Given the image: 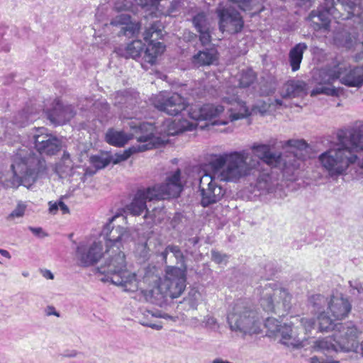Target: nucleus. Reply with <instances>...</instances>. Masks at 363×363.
<instances>
[{"instance_id":"obj_54","label":"nucleus","mask_w":363,"mask_h":363,"mask_svg":"<svg viewBox=\"0 0 363 363\" xmlns=\"http://www.w3.org/2000/svg\"><path fill=\"white\" fill-rule=\"evenodd\" d=\"M49 211L52 214H56L59 210V202H49Z\"/></svg>"},{"instance_id":"obj_53","label":"nucleus","mask_w":363,"mask_h":363,"mask_svg":"<svg viewBox=\"0 0 363 363\" xmlns=\"http://www.w3.org/2000/svg\"><path fill=\"white\" fill-rule=\"evenodd\" d=\"M206 325L211 328V329H215L218 327V323L215 318L211 316H208L206 318Z\"/></svg>"},{"instance_id":"obj_63","label":"nucleus","mask_w":363,"mask_h":363,"mask_svg":"<svg viewBox=\"0 0 363 363\" xmlns=\"http://www.w3.org/2000/svg\"><path fill=\"white\" fill-rule=\"evenodd\" d=\"M361 347H362V354H363V342H362Z\"/></svg>"},{"instance_id":"obj_26","label":"nucleus","mask_w":363,"mask_h":363,"mask_svg":"<svg viewBox=\"0 0 363 363\" xmlns=\"http://www.w3.org/2000/svg\"><path fill=\"white\" fill-rule=\"evenodd\" d=\"M213 21L204 12L199 13L193 18V24L199 34V40L203 45H208L212 40Z\"/></svg>"},{"instance_id":"obj_21","label":"nucleus","mask_w":363,"mask_h":363,"mask_svg":"<svg viewBox=\"0 0 363 363\" xmlns=\"http://www.w3.org/2000/svg\"><path fill=\"white\" fill-rule=\"evenodd\" d=\"M35 148L40 155H53L60 151L61 141L45 128H38L33 135Z\"/></svg>"},{"instance_id":"obj_43","label":"nucleus","mask_w":363,"mask_h":363,"mask_svg":"<svg viewBox=\"0 0 363 363\" xmlns=\"http://www.w3.org/2000/svg\"><path fill=\"white\" fill-rule=\"evenodd\" d=\"M201 294L199 291L196 288H193L189 291L187 296L184 298V301L191 308L196 309L201 301Z\"/></svg>"},{"instance_id":"obj_35","label":"nucleus","mask_w":363,"mask_h":363,"mask_svg":"<svg viewBox=\"0 0 363 363\" xmlns=\"http://www.w3.org/2000/svg\"><path fill=\"white\" fill-rule=\"evenodd\" d=\"M165 50V46L160 42L150 41L144 51V60L151 65Z\"/></svg>"},{"instance_id":"obj_61","label":"nucleus","mask_w":363,"mask_h":363,"mask_svg":"<svg viewBox=\"0 0 363 363\" xmlns=\"http://www.w3.org/2000/svg\"><path fill=\"white\" fill-rule=\"evenodd\" d=\"M350 286L353 287L354 289H357L359 293H360V289L357 286H353L352 281H350Z\"/></svg>"},{"instance_id":"obj_14","label":"nucleus","mask_w":363,"mask_h":363,"mask_svg":"<svg viewBox=\"0 0 363 363\" xmlns=\"http://www.w3.org/2000/svg\"><path fill=\"white\" fill-rule=\"evenodd\" d=\"M342 0H323L316 9L311 11L306 20L311 28L315 31L329 30L331 24L330 16L335 20H341L345 18V13H342L336 8Z\"/></svg>"},{"instance_id":"obj_60","label":"nucleus","mask_w":363,"mask_h":363,"mask_svg":"<svg viewBox=\"0 0 363 363\" xmlns=\"http://www.w3.org/2000/svg\"><path fill=\"white\" fill-rule=\"evenodd\" d=\"M0 254L8 259L11 257L10 253L6 250L0 249Z\"/></svg>"},{"instance_id":"obj_4","label":"nucleus","mask_w":363,"mask_h":363,"mask_svg":"<svg viewBox=\"0 0 363 363\" xmlns=\"http://www.w3.org/2000/svg\"><path fill=\"white\" fill-rule=\"evenodd\" d=\"M314 79L317 86L311 91V96H337L339 90L333 85L336 80L349 87L363 85V65L352 67L345 62H333L320 69Z\"/></svg>"},{"instance_id":"obj_62","label":"nucleus","mask_w":363,"mask_h":363,"mask_svg":"<svg viewBox=\"0 0 363 363\" xmlns=\"http://www.w3.org/2000/svg\"><path fill=\"white\" fill-rule=\"evenodd\" d=\"M22 275H23V277H28L29 273H28V272H23L22 273Z\"/></svg>"},{"instance_id":"obj_37","label":"nucleus","mask_w":363,"mask_h":363,"mask_svg":"<svg viewBox=\"0 0 363 363\" xmlns=\"http://www.w3.org/2000/svg\"><path fill=\"white\" fill-rule=\"evenodd\" d=\"M144 51V44L140 40H133L128 43L124 50L121 52V55L125 58L131 57L136 59L139 57L141 53Z\"/></svg>"},{"instance_id":"obj_7","label":"nucleus","mask_w":363,"mask_h":363,"mask_svg":"<svg viewBox=\"0 0 363 363\" xmlns=\"http://www.w3.org/2000/svg\"><path fill=\"white\" fill-rule=\"evenodd\" d=\"M341 6L345 12L342 20L349 22L334 31L333 44L346 50L363 45V0H342Z\"/></svg>"},{"instance_id":"obj_2","label":"nucleus","mask_w":363,"mask_h":363,"mask_svg":"<svg viewBox=\"0 0 363 363\" xmlns=\"http://www.w3.org/2000/svg\"><path fill=\"white\" fill-rule=\"evenodd\" d=\"M236 88L228 89L225 94L222 96L221 100L228 105L227 111L222 105H214L207 104L204 106H194L191 107L189 114L196 119L216 118L213 125H226L229 122L245 118L252 113H259L264 115L268 112L272 106L276 104H269L264 101H259L250 110L245 101L240 100L238 96Z\"/></svg>"},{"instance_id":"obj_58","label":"nucleus","mask_w":363,"mask_h":363,"mask_svg":"<svg viewBox=\"0 0 363 363\" xmlns=\"http://www.w3.org/2000/svg\"><path fill=\"white\" fill-rule=\"evenodd\" d=\"M43 276L47 279L52 280L54 279L53 274L51 272V271H50L48 269H45V270L43 271Z\"/></svg>"},{"instance_id":"obj_55","label":"nucleus","mask_w":363,"mask_h":363,"mask_svg":"<svg viewBox=\"0 0 363 363\" xmlns=\"http://www.w3.org/2000/svg\"><path fill=\"white\" fill-rule=\"evenodd\" d=\"M45 314L48 316L55 315L57 317H60V313L55 310L53 306H48L45 308Z\"/></svg>"},{"instance_id":"obj_32","label":"nucleus","mask_w":363,"mask_h":363,"mask_svg":"<svg viewBox=\"0 0 363 363\" xmlns=\"http://www.w3.org/2000/svg\"><path fill=\"white\" fill-rule=\"evenodd\" d=\"M217 51L214 48L199 51L192 57V64L196 67L208 66L217 60Z\"/></svg>"},{"instance_id":"obj_28","label":"nucleus","mask_w":363,"mask_h":363,"mask_svg":"<svg viewBox=\"0 0 363 363\" xmlns=\"http://www.w3.org/2000/svg\"><path fill=\"white\" fill-rule=\"evenodd\" d=\"M350 310V303L340 294L332 296L328 302V313H330L335 320L345 318Z\"/></svg>"},{"instance_id":"obj_41","label":"nucleus","mask_w":363,"mask_h":363,"mask_svg":"<svg viewBox=\"0 0 363 363\" xmlns=\"http://www.w3.org/2000/svg\"><path fill=\"white\" fill-rule=\"evenodd\" d=\"M318 330L320 332H328L330 330L335 331V325L334 320L328 316L325 311L320 313L318 316Z\"/></svg>"},{"instance_id":"obj_8","label":"nucleus","mask_w":363,"mask_h":363,"mask_svg":"<svg viewBox=\"0 0 363 363\" xmlns=\"http://www.w3.org/2000/svg\"><path fill=\"white\" fill-rule=\"evenodd\" d=\"M259 164L260 161L250 157L246 150L225 153L212 162L213 177L220 181L236 182L251 174Z\"/></svg>"},{"instance_id":"obj_34","label":"nucleus","mask_w":363,"mask_h":363,"mask_svg":"<svg viewBox=\"0 0 363 363\" xmlns=\"http://www.w3.org/2000/svg\"><path fill=\"white\" fill-rule=\"evenodd\" d=\"M130 130L132 133L130 135H128L123 131H117L113 129H109L106 133L105 140L108 144L111 145L118 147L123 146L128 143L129 140L135 138L133 136V135L135 133L134 130L131 128Z\"/></svg>"},{"instance_id":"obj_52","label":"nucleus","mask_w":363,"mask_h":363,"mask_svg":"<svg viewBox=\"0 0 363 363\" xmlns=\"http://www.w3.org/2000/svg\"><path fill=\"white\" fill-rule=\"evenodd\" d=\"M19 120L18 118L16 119V123L19 126H23L25 125L28 121H33L34 118L28 115H26V113H22L18 115Z\"/></svg>"},{"instance_id":"obj_29","label":"nucleus","mask_w":363,"mask_h":363,"mask_svg":"<svg viewBox=\"0 0 363 363\" xmlns=\"http://www.w3.org/2000/svg\"><path fill=\"white\" fill-rule=\"evenodd\" d=\"M111 25L120 28L119 35L128 37L136 35L140 30V25L132 22L130 16L126 13H121L116 16L111 21Z\"/></svg>"},{"instance_id":"obj_23","label":"nucleus","mask_w":363,"mask_h":363,"mask_svg":"<svg viewBox=\"0 0 363 363\" xmlns=\"http://www.w3.org/2000/svg\"><path fill=\"white\" fill-rule=\"evenodd\" d=\"M101 241H94L91 244H80L76 251V256L84 267L93 265L104 255Z\"/></svg>"},{"instance_id":"obj_16","label":"nucleus","mask_w":363,"mask_h":363,"mask_svg":"<svg viewBox=\"0 0 363 363\" xmlns=\"http://www.w3.org/2000/svg\"><path fill=\"white\" fill-rule=\"evenodd\" d=\"M214 178L213 173L203 174L199 181V190L201 192V204L207 207L219 201L225 194V190L218 185Z\"/></svg>"},{"instance_id":"obj_25","label":"nucleus","mask_w":363,"mask_h":363,"mask_svg":"<svg viewBox=\"0 0 363 363\" xmlns=\"http://www.w3.org/2000/svg\"><path fill=\"white\" fill-rule=\"evenodd\" d=\"M137 4L149 11L155 16L158 15L170 16L179 5L176 0H136Z\"/></svg>"},{"instance_id":"obj_5","label":"nucleus","mask_w":363,"mask_h":363,"mask_svg":"<svg viewBox=\"0 0 363 363\" xmlns=\"http://www.w3.org/2000/svg\"><path fill=\"white\" fill-rule=\"evenodd\" d=\"M143 283L149 287L148 296L151 302L164 297L176 298L186 288V269L168 266L164 278L161 279L157 268L149 267L145 270Z\"/></svg>"},{"instance_id":"obj_18","label":"nucleus","mask_w":363,"mask_h":363,"mask_svg":"<svg viewBox=\"0 0 363 363\" xmlns=\"http://www.w3.org/2000/svg\"><path fill=\"white\" fill-rule=\"evenodd\" d=\"M108 279L113 284L121 287L124 291L134 292L140 289L147 296L146 298H148L147 293H149V287L143 283V279L139 281L136 274L126 268L108 277Z\"/></svg>"},{"instance_id":"obj_40","label":"nucleus","mask_w":363,"mask_h":363,"mask_svg":"<svg viewBox=\"0 0 363 363\" xmlns=\"http://www.w3.org/2000/svg\"><path fill=\"white\" fill-rule=\"evenodd\" d=\"M240 87H247L251 85L256 79V74L255 72L250 68L243 69L236 76Z\"/></svg>"},{"instance_id":"obj_49","label":"nucleus","mask_w":363,"mask_h":363,"mask_svg":"<svg viewBox=\"0 0 363 363\" xmlns=\"http://www.w3.org/2000/svg\"><path fill=\"white\" fill-rule=\"evenodd\" d=\"M236 4L239 8L243 11H248L251 9V3L252 0H228Z\"/></svg>"},{"instance_id":"obj_30","label":"nucleus","mask_w":363,"mask_h":363,"mask_svg":"<svg viewBox=\"0 0 363 363\" xmlns=\"http://www.w3.org/2000/svg\"><path fill=\"white\" fill-rule=\"evenodd\" d=\"M277 185L275 177L269 173H262L257 178L255 188L259 195H267L274 193Z\"/></svg>"},{"instance_id":"obj_59","label":"nucleus","mask_w":363,"mask_h":363,"mask_svg":"<svg viewBox=\"0 0 363 363\" xmlns=\"http://www.w3.org/2000/svg\"><path fill=\"white\" fill-rule=\"evenodd\" d=\"M29 230L35 235H39L40 233L42 232L41 228H33V227H29Z\"/></svg>"},{"instance_id":"obj_46","label":"nucleus","mask_w":363,"mask_h":363,"mask_svg":"<svg viewBox=\"0 0 363 363\" xmlns=\"http://www.w3.org/2000/svg\"><path fill=\"white\" fill-rule=\"evenodd\" d=\"M311 303L313 304L314 311L316 313H318L327 303V300L323 296L320 294H315L311 296Z\"/></svg>"},{"instance_id":"obj_36","label":"nucleus","mask_w":363,"mask_h":363,"mask_svg":"<svg viewBox=\"0 0 363 363\" xmlns=\"http://www.w3.org/2000/svg\"><path fill=\"white\" fill-rule=\"evenodd\" d=\"M90 163L95 168L94 170H91L87 168L85 171L84 175L91 176L96 173L98 169H103L110 164L111 159L110 155L104 153L99 155H93L89 159Z\"/></svg>"},{"instance_id":"obj_1","label":"nucleus","mask_w":363,"mask_h":363,"mask_svg":"<svg viewBox=\"0 0 363 363\" xmlns=\"http://www.w3.org/2000/svg\"><path fill=\"white\" fill-rule=\"evenodd\" d=\"M322 169L330 177L345 175L354 164L363 169V133L357 128L341 130L337 142L318 157Z\"/></svg>"},{"instance_id":"obj_10","label":"nucleus","mask_w":363,"mask_h":363,"mask_svg":"<svg viewBox=\"0 0 363 363\" xmlns=\"http://www.w3.org/2000/svg\"><path fill=\"white\" fill-rule=\"evenodd\" d=\"M44 167V160L28 147L23 145L13 157L11 169L13 178L10 186L16 188L23 185L28 188L35 182L38 173Z\"/></svg>"},{"instance_id":"obj_42","label":"nucleus","mask_w":363,"mask_h":363,"mask_svg":"<svg viewBox=\"0 0 363 363\" xmlns=\"http://www.w3.org/2000/svg\"><path fill=\"white\" fill-rule=\"evenodd\" d=\"M28 205L27 203L23 201H18L15 208L7 216V220L9 221H16L18 219L22 218L26 211Z\"/></svg>"},{"instance_id":"obj_12","label":"nucleus","mask_w":363,"mask_h":363,"mask_svg":"<svg viewBox=\"0 0 363 363\" xmlns=\"http://www.w3.org/2000/svg\"><path fill=\"white\" fill-rule=\"evenodd\" d=\"M259 304L268 313L284 315L291 306V295L278 284L272 282L260 286L257 289Z\"/></svg>"},{"instance_id":"obj_38","label":"nucleus","mask_w":363,"mask_h":363,"mask_svg":"<svg viewBox=\"0 0 363 363\" xmlns=\"http://www.w3.org/2000/svg\"><path fill=\"white\" fill-rule=\"evenodd\" d=\"M333 341V337H327L322 339H318L314 341L312 348L314 351H320V352H340V349L337 348V345Z\"/></svg>"},{"instance_id":"obj_50","label":"nucleus","mask_w":363,"mask_h":363,"mask_svg":"<svg viewBox=\"0 0 363 363\" xmlns=\"http://www.w3.org/2000/svg\"><path fill=\"white\" fill-rule=\"evenodd\" d=\"M132 7V4L130 1L125 0L122 2L116 1L115 3V9L118 11H127L130 9Z\"/></svg>"},{"instance_id":"obj_6","label":"nucleus","mask_w":363,"mask_h":363,"mask_svg":"<svg viewBox=\"0 0 363 363\" xmlns=\"http://www.w3.org/2000/svg\"><path fill=\"white\" fill-rule=\"evenodd\" d=\"M118 217L113 216L101 232L106 238V249L104 255V264L101 267L100 272L108 274V277L126 268L125 256L123 250L132 241L130 232L127 228L112 225V222Z\"/></svg>"},{"instance_id":"obj_24","label":"nucleus","mask_w":363,"mask_h":363,"mask_svg":"<svg viewBox=\"0 0 363 363\" xmlns=\"http://www.w3.org/2000/svg\"><path fill=\"white\" fill-rule=\"evenodd\" d=\"M307 94L306 84L303 81L291 80L284 84L281 90V99H276L274 102L277 108H287L289 99L302 97Z\"/></svg>"},{"instance_id":"obj_27","label":"nucleus","mask_w":363,"mask_h":363,"mask_svg":"<svg viewBox=\"0 0 363 363\" xmlns=\"http://www.w3.org/2000/svg\"><path fill=\"white\" fill-rule=\"evenodd\" d=\"M75 111L71 105H64L60 100L55 102L53 108L47 113L48 118L55 125H62L74 117Z\"/></svg>"},{"instance_id":"obj_31","label":"nucleus","mask_w":363,"mask_h":363,"mask_svg":"<svg viewBox=\"0 0 363 363\" xmlns=\"http://www.w3.org/2000/svg\"><path fill=\"white\" fill-rule=\"evenodd\" d=\"M155 318H162L164 319L172 318L170 315L166 313H162L159 311L153 312L150 310H144L141 311L138 317V321L141 325L160 330L162 329V325L161 324L155 323L153 322V319Z\"/></svg>"},{"instance_id":"obj_11","label":"nucleus","mask_w":363,"mask_h":363,"mask_svg":"<svg viewBox=\"0 0 363 363\" xmlns=\"http://www.w3.org/2000/svg\"><path fill=\"white\" fill-rule=\"evenodd\" d=\"M230 328L243 334H257L260 331V319L250 304L242 300L237 301L228 315Z\"/></svg>"},{"instance_id":"obj_51","label":"nucleus","mask_w":363,"mask_h":363,"mask_svg":"<svg viewBox=\"0 0 363 363\" xmlns=\"http://www.w3.org/2000/svg\"><path fill=\"white\" fill-rule=\"evenodd\" d=\"M296 4L301 8L310 9L316 2V0H295Z\"/></svg>"},{"instance_id":"obj_22","label":"nucleus","mask_w":363,"mask_h":363,"mask_svg":"<svg viewBox=\"0 0 363 363\" xmlns=\"http://www.w3.org/2000/svg\"><path fill=\"white\" fill-rule=\"evenodd\" d=\"M216 13L219 18V29L221 32L236 33L241 31L243 20L240 14L234 9L218 8Z\"/></svg>"},{"instance_id":"obj_15","label":"nucleus","mask_w":363,"mask_h":363,"mask_svg":"<svg viewBox=\"0 0 363 363\" xmlns=\"http://www.w3.org/2000/svg\"><path fill=\"white\" fill-rule=\"evenodd\" d=\"M206 104L201 105V104H192L189 106V108L188 110V115L189 116L194 120V121H189L186 119H172L169 118L167 119L162 125L160 130H157L156 128L151 123V125L154 127V131H153V135L155 138V147L157 143H159L158 138L156 137L157 133L160 134H166L167 135H177L179 133H181L184 131H191L194 129H196L198 126V121H211L213 120L212 123L218 119V118H209V119H196L192 118L190 114L189 111L191 108V107L194 106H204ZM150 124V123H149Z\"/></svg>"},{"instance_id":"obj_13","label":"nucleus","mask_w":363,"mask_h":363,"mask_svg":"<svg viewBox=\"0 0 363 363\" xmlns=\"http://www.w3.org/2000/svg\"><path fill=\"white\" fill-rule=\"evenodd\" d=\"M128 124L130 128L134 130L135 133L133 136L135 137L137 142L140 144L131 146L122 153L110 156L113 164L126 160L134 153L144 152L155 147L154 127L151 124L140 122L137 119L130 120Z\"/></svg>"},{"instance_id":"obj_17","label":"nucleus","mask_w":363,"mask_h":363,"mask_svg":"<svg viewBox=\"0 0 363 363\" xmlns=\"http://www.w3.org/2000/svg\"><path fill=\"white\" fill-rule=\"evenodd\" d=\"M359 334L360 331L352 323H337L333 335V342L340 352H349L354 347Z\"/></svg>"},{"instance_id":"obj_45","label":"nucleus","mask_w":363,"mask_h":363,"mask_svg":"<svg viewBox=\"0 0 363 363\" xmlns=\"http://www.w3.org/2000/svg\"><path fill=\"white\" fill-rule=\"evenodd\" d=\"M170 252L173 254V255L177 260H183L184 257L180 249L177 246L169 245L161 254L162 259L164 262H166L167 255Z\"/></svg>"},{"instance_id":"obj_47","label":"nucleus","mask_w":363,"mask_h":363,"mask_svg":"<svg viewBox=\"0 0 363 363\" xmlns=\"http://www.w3.org/2000/svg\"><path fill=\"white\" fill-rule=\"evenodd\" d=\"M301 326L305 330V334L307 335L315 329V321L312 318H302L300 319Z\"/></svg>"},{"instance_id":"obj_64","label":"nucleus","mask_w":363,"mask_h":363,"mask_svg":"<svg viewBox=\"0 0 363 363\" xmlns=\"http://www.w3.org/2000/svg\"><path fill=\"white\" fill-rule=\"evenodd\" d=\"M200 128H201V129H203V125H201V126H200Z\"/></svg>"},{"instance_id":"obj_19","label":"nucleus","mask_w":363,"mask_h":363,"mask_svg":"<svg viewBox=\"0 0 363 363\" xmlns=\"http://www.w3.org/2000/svg\"><path fill=\"white\" fill-rule=\"evenodd\" d=\"M153 105L160 111L168 115L176 116L188 106V103L183 96L177 93L167 95L161 92L155 96Z\"/></svg>"},{"instance_id":"obj_20","label":"nucleus","mask_w":363,"mask_h":363,"mask_svg":"<svg viewBox=\"0 0 363 363\" xmlns=\"http://www.w3.org/2000/svg\"><path fill=\"white\" fill-rule=\"evenodd\" d=\"M275 323H277L275 319L269 318L265 325L272 333H278L280 335L281 344L293 349H300L307 345L308 337H299L291 326L286 324L276 325L275 328H272L271 325Z\"/></svg>"},{"instance_id":"obj_44","label":"nucleus","mask_w":363,"mask_h":363,"mask_svg":"<svg viewBox=\"0 0 363 363\" xmlns=\"http://www.w3.org/2000/svg\"><path fill=\"white\" fill-rule=\"evenodd\" d=\"M154 34H155L157 37L162 35V25L160 22H154L150 28L145 30L143 33L144 40L145 41L149 40Z\"/></svg>"},{"instance_id":"obj_3","label":"nucleus","mask_w":363,"mask_h":363,"mask_svg":"<svg viewBox=\"0 0 363 363\" xmlns=\"http://www.w3.org/2000/svg\"><path fill=\"white\" fill-rule=\"evenodd\" d=\"M180 177L181 172L177 169L168 176L164 182L152 187L139 189L132 201L125 206V211L137 216L146 210L145 218L151 217L154 222H160L164 218V208L158 206L150 212L147 208L146 201L179 196L183 189Z\"/></svg>"},{"instance_id":"obj_33","label":"nucleus","mask_w":363,"mask_h":363,"mask_svg":"<svg viewBox=\"0 0 363 363\" xmlns=\"http://www.w3.org/2000/svg\"><path fill=\"white\" fill-rule=\"evenodd\" d=\"M308 49L305 43H299L293 47L289 52V62L293 72L300 69L303 52Z\"/></svg>"},{"instance_id":"obj_48","label":"nucleus","mask_w":363,"mask_h":363,"mask_svg":"<svg viewBox=\"0 0 363 363\" xmlns=\"http://www.w3.org/2000/svg\"><path fill=\"white\" fill-rule=\"evenodd\" d=\"M211 258L213 262L217 264H226L228 260V256L224 254H221L216 250L211 251Z\"/></svg>"},{"instance_id":"obj_56","label":"nucleus","mask_w":363,"mask_h":363,"mask_svg":"<svg viewBox=\"0 0 363 363\" xmlns=\"http://www.w3.org/2000/svg\"><path fill=\"white\" fill-rule=\"evenodd\" d=\"M310 363H337V362H335L333 360H327L325 361L323 359L320 360L318 357H313L309 359Z\"/></svg>"},{"instance_id":"obj_57","label":"nucleus","mask_w":363,"mask_h":363,"mask_svg":"<svg viewBox=\"0 0 363 363\" xmlns=\"http://www.w3.org/2000/svg\"><path fill=\"white\" fill-rule=\"evenodd\" d=\"M59 209L63 214L68 213L69 212L67 206L62 201H59Z\"/></svg>"},{"instance_id":"obj_39","label":"nucleus","mask_w":363,"mask_h":363,"mask_svg":"<svg viewBox=\"0 0 363 363\" xmlns=\"http://www.w3.org/2000/svg\"><path fill=\"white\" fill-rule=\"evenodd\" d=\"M73 168L72 161L67 152H64L61 161L56 167V172L61 177L69 175Z\"/></svg>"},{"instance_id":"obj_9","label":"nucleus","mask_w":363,"mask_h":363,"mask_svg":"<svg viewBox=\"0 0 363 363\" xmlns=\"http://www.w3.org/2000/svg\"><path fill=\"white\" fill-rule=\"evenodd\" d=\"M282 147L291 148V154L284 158L280 153L272 152L269 145L261 143H254L251 150L259 160L269 166L281 167L284 175L289 177L301 165V161L296 151L306 150L308 145L303 140H289L284 143Z\"/></svg>"}]
</instances>
